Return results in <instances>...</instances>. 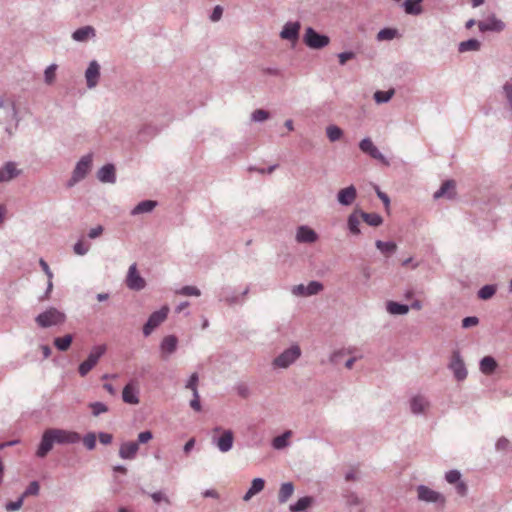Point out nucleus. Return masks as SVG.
Returning <instances> with one entry per match:
<instances>
[{
  "label": "nucleus",
  "mask_w": 512,
  "mask_h": 512,
  "mask_svg": "<svg viewBox=\"0 0 512 512\" xmlns=\"http://www.w3.org/2000/svg\"><path fill=\"white\" fill-rule=\"evenodd\" d=\"M81 441V436L76 431H70L61 428H48L41 437L36 456L44 458L52 450L54 444L73 445Z\"/></svg>",
  "instance_id": "f257e3e1"
},
{
  "label": "nucleus",
  "mask_w": 512,
  "mask_h": 512,
  "mask_svg": "<svg viewBox=\"0 0 512 512\" xmlns=\"http://www.w3.org/2000/svg\"><path fill=\"white\" fill-rule=\"evenodd\" d=\"M66 321V315L55 307H50L36 316L35 322L41 328L61 325Z\"/></svg>",
  "instance_id": "f03ea898"
},
{
  "label": "nucleus",
  "mask_w": 512,
  "mask_h": 512,
  "mask_svg": "<svg viewBox=\"0 0 512 512\" xmlns=\"http://www.w3.org/2000/svg\"><path fill=\"white\" fill-rule=\"evenodd\" d=\"M304 44L311 49H322L330 43L329 36L317 32L312 27H307L303 35Z\"/></svg>",
  "instance_id": "7ed1b4c3"
},
{
  "label": "nucleus",
  "mask_w": 512,
  "mask_h": 512,
  "mask_svg": "<svg viewBox=\"0 0 512 512\" xmlns=\"http://www.w3.org/2000/svg\"><path fill=\"white\" fill-rule=\"evenodd\" d=\"M105 352H106L105 345L94 346L91 349L87 359L79 365V367H78L79 374L82 377L86 376L96 366L99 359L105 354Z\"/></svg>",
  "instance_id": "20e7f679"
},
{
  "label": "nucleus",
  "mask_w": 512,
  "mask_h": 512,
  "mask_svg": "<svg viewBox=\"0 0 512 512\" xmlns=\"http://www.w3.org/2000/svg\"><path fill=\"white\" fill-rule=\"evenodd\" d=\"M92 166V154H87L81 157V159L77 162L70 180L67 183L68 187L74 186L79 181L83 180L88 172L90 171Z\"/></svg>",
  "instance_id": "39448f33"
},
{
  "label": "nucleus",
  "mask_w": 512,
  "mask_h": 512,
  "mask_svg": "<svg viewBox=\"0 0 512 512\" xmlns=\"http://www.w3.org/2000/svg\"><path fill=\"white\" fill-rule=\"evenodd\" d=\"M301 356L299 345H292L284 350L273 360V366L278 368H288Z\"/></svg>",
  "instance_id": "423d86ee"
},
{
  "label": "nucleus",
  "mask_w": 512,
  "mask_h": 512,
  "mask_svg": "<svg viewBox=\"0 0 512 512\" xmlns=\"http://www.w3.org/2000/svg\"><path fill=\"white\" fill-rule=\"evenodd\" d=\"M448 368L453 372L457 381H464L467 378V369L464 360L458 350L452 352Z\"/></svg>",
  "instance_id": "0eeeda50"
},
{
  "label": "nucleus",
  "mask_w": 512,
  "mask_h": 512,
  "mask_svg": "<svg viewBox=\"0 0 512 512\" xmlns=\"http://www.w3.org/2000/svg\"><path fill=\"white\" fill-rule=\"evenodd\" d=\"M168 312L169 308L166 306L153 312L143 326L144 336H149L154 331V329H156L162 322H164L168 316Z\"/></svg>",
  "instance_id": "6e6552de"
},
{
  "label": "nucleus",
  "mask_w": 512,
  "mask_h": 512,
  "mask_svg": "<svg viewBox=\"0 0 512 512\" xmlns=\"http://www.w3.org/2000/svg\"><path fill=\"white\" fill-rule=\"evenodd\" d=\"M359 149L369 155L371 158L378 160L380 163H382L385 166H389L390 162L388 159L379 151V149L374 145L371 138L366 137L362 139L359 143Z\"/></svg>",
  "instance_id": "1a4fd4ad"
},
{
  "label": "nucleus",
  "mask_w": 512,
  "mask_h": 512,
  "mask_svg": "<svg viewBox=\"0 0 512 512\" xmlns=\"http://www.w3.org/2000/svg\"><path fill=\"white\" fill-rule=\"evenodd\" d=\"M323 284L319 281H310L307 285L299 284L292 288V294L298 297H307L318 294L323 290Z\"/></svg>",
  "instance_id": "9d476101"
},
{
  "label": "nucleus",
  "mask_w": 512,
  "mask_h": 512,
  "mask_svg": "<svg viewBox=\"0 0 512 512\" xmlns=\"http://www.w3.org/2000/svg\"><path fill=\"white\" fill-rule=\"evenodd\" d=\"M16 115L15 106L13 104H5L4 101L0 99V124L6 125L5 130L10 135L12 131L8 125L16 119Z\"/></svg>",
  "instance_id": "9b49d317"
},
{
  "label": "nucleus",
  "mask_w": 512,
  "mask_h": 512,
  "mask_svg": "<svg viewBox=\"0 0 512 512\" xmlns=\"http://www.w3.org/2000/svg\"><path fill=\"white\" fill-rule=\"evenodd\" d=\"M126 285L129 289L134 291H140L146 286V282L144 278L138 273L135 263L129 267L126 278Z\"/></svg>",
  "instance_id": "f8f14e48"
},
{
  "label": "nucleus",
  "mask_w": 512,
  "mask_h": 512,
  "mask_svg": "<svg viewBox=\"0 0 512 512\" xmlns=\"http://www.w3.org/2000/svg\"><path fill=\"white\" fill-rule=\"evenodd\" d=\"M212 443L216 445V447L222 453H226L230 451L233 447L234 443V434L231 430H223L220 437L213 436Z\"/></svg>",
  "instance_id": "ddd939ff"
},
{
  "label": "nucleus",
  "mask_w": 512,
  "mask_h": 512,
  "mask_svg": "<svg viewBox=\"0 0 512 512\" xmlns=\"http://www.w3.org/2000/svg\"><path fill=\"white\" fill-rule=\"evenodd\" d=\"M86 84L88 88L97 86L100 78V65L96 60H92L85 71Z\"/></svg>",
  "instance_id": "4468645a"
},
{
  "label": "nucleus",
  "mask_w": 512,
  "mask_h": 512,
  "mask_svg": "<svg viewBox=\"0 0 512 512\" xmlns=\"http://www.w3.org/2000/svg\"><path fill=\"white\" fill-rule=\"evenodd\" d=\"M301 29V24L299 21L295 22H287L284 24L281 32L280 37L284 40L288 41H297L299 38V32Z\"/></svg>",
  "instance_id": "2eb2a0df"
},
{
  "label": "nucleus",
  "mask_w": 512,
  "mask_h": 512,
  "mask_svg": "<svg viewBox=\"0 0 512 512\" xmlns=\"http://www.w3.org/2000/svg\"><path fill=\"white\" fill-rule=\"evenodd\" d=\"M21 173L22 170L17 169L15 162L8 161L0 169V183L11 181L21 175Z\"/></svg>",
  "instance_id": "dca6fc26"
},
{
  "label": "nucleus",
  "mask_w": 512,
  "mask_h": 512,
  "mask_svg": "<svg viewBox=\"0 0 512 512\" xmlns=\"http://www.w3.org/2000/svg\"><path fill=\"white\" fill-rule=\"evenodd\" d=\"M478 28L482 33L488 31L501 32L505 28V23L502 20L497 19L495 16H492L485 21L478 22Z\"/></svg>",
  "instance_id": "f3484780"
},
{
  "label": "nucleus",
  "mask_w": 512,
  "mask_h": 512,
  "mask_svg": "<svg viewBox=\"0 0 512 512\" xmlns=\"http://www.w3.org/2000/svg\"><path fill=\"white\" fill-rule=\"evenodd\" d=\"M357 197V190L354 185L340 189L337 193V201L343 206H350Z\"/></svg>",
  "instance_id": "a211bd4d"
},
{
  "label": "nucleus",
  "mask_w": 512,
  "mask_h": 512,
  "mask_svg": "<svg viewBox=\"0 0 512 512\" xmlns=\"http://www.w3.org/2000/svg\"><path fill=\"white\" fill-rule=\"evenodd\" d=\"M318 240L317 233L306 225L299 226L296 232L298 243H314Z\"/></svg>",
  "instance_id": "6ab92c4d"
},
{
  "label": "nucleus",
  "mask_w": 512,
  "mask_h": 512,
  "mask_svg": "<svg viewBox=\"0 0 512 512\" xmlns=\"http://www.w3.org/2000/svg\"><path fill=\"white\" fill-rule=\"evenodd\" d=\"M139 390L133 381L129 382L122 391V399L125 403L136 405L139 403Z\"/></svg>",
  "instance_id": "aec40b11"
},
{
  "label": "nucleus",
  "mask_w": 512,
  "mask_h": 512,
  "mask_svg": "<svg viewBox=\"0 0 512 512\" xmlns=\"http://www.w3.org/2000/svg\"><path fill=\"white\" fill-rule=\"evenodd\" d=\"M139 446L137 442H123L119 448V457L124 460H133L136 458Z\"/></svg>",
  "instance_id": "412c9836"
},
{
  "label": "nucleus",
  "mask_w": 512,
  "mask_h": 512,
  "mask_svg": "<svg viewBox=\"0 0 512 512\" xmlns=\"http://www.w3.org/2000/svg\"><path fill=\"white\" fill-rule=\"evenodd\" d=\"M97 178L102 183L114 184L116 182L115 166L111 163L105 164L98 170Z\"/></svg>",
  "instance_id": "4be33fe9"
},
{
  "label": "nucleus",
  "mask_w": 512,
  "mask_h": 512,
  "mask_svg": "<svg viewBox=\"0 0 512 512\" xmlns=\"http://www.w3.org/2000/svg\"><path fill=\"white\" fill-rule=\"evenodd\" d=\"M178 339L175 335L165 336L160 343L162 358L166 359L177 350Z\"/></svg>",
  "instance_id": "5701e85b"
},
{
  "label": "nucleus",
  "mask_w": 512,
  "mask_h": 512,
  "mask_svg": "<svg viewBox=\"0 0 512 512\" xmlns=\"http://www.w3.org/2000/svg\"><path fill=\"white\" fill-rule=\"evenodd\" d=\"M418 492V498L421 501L429 502V503H436L439 500H442V496L440 493L430 489L429 487L425 485H419L417 487Z\"/></svg>",
  "instance_id": "b1692460"
},
{
  "label": "nucleus",
  "mask_w": 512,
  "mask_h": 512,
  "mask_svg": "<svg viewBox=\"0 0 512 512\" xmlns=\"http://www.w3.org/2000/svg\"><path fill=\"white\" fill-rule=\"evenodd\" d=\"M219 300L230 306L242 303L240 296L236 294V292L231 287L228 286L221 288L219 292Z\"/></svg>",
  "instance_id": "393cba45"
},
{
  "label": "nucleus",
  "mask_w": 512,
  "mask_h": 512,
  "mask_svg": "<svg viewBox=\"0 0 512 512\" xmlns=\"http://www.w3.org/2000/svg\"><path fill=\"white\" fill-rule=\"evenodd\" d=\"M497 367L498 363L492 356H485L479 362V369L484 375H492Z\"/></svg>",
  "instance_id": "a878e982"
},
{
  "label": "nucleus",
  "mask_w": 512,
  "mask_h": 512,
  "mask_svg": "<svg viewBox=\"0 0 512 512\" xmlns=\"http://www.w3.org/2000/svg\"><path fill=\"white\" fill-rule=\"evenodd\" d=\"M95 36V29L92 26H83L72 33V39L76 42H85Z\"/></svg>",
  "instance_id": "bb28decb"
},
{
  "label": "nucleus",
  "mask_w": 512,
  "mask_h": 512,
  "mask_svg": "<svg viewBox=\"0 0 512 512\" xmlns=\"http://www.w3.org/2000/svg\"><path fill=\"white\" fill-rule=\"evenodd\" d=\"M429 406L428 400L421 396H415L410 400L411 412L415 415L424 413L425 409Z\"/></svg>",
  "instance_id": "cd10ccee"
},
{
  "label": "nucleus",
  "mask_w": 512,
  "mask_h": 512,
  "mask_svg": "<svg viewBox=\"0 0 512 512\" xmlns=\"http://www.w3.org/2000/svg\"><path fill=\"white\" fill-rule=\"evenodd\" d=\"M157 206V202L154 200H143L139 202L132 210L131 215H139L143 213H149Z\"/></svg>",
  "instance_id": "c85d7f7f"
},
{
  "label": "nucleus",
  "mask_w": 512,
  "mask_h": 512,
  "mask_svg": "<svg viewBox=\"0 0 512 512\" xmlns=\"http://www.w3.org/2000/svg\"><path fill=\"white\" fill-rule=\"evenodd\" d=\"M294 493V484L285 482L281 485L278 493V501L280 504L286 503Z\"/></svg>",
  "instance_id": "c756f323"
},
{
  "label": "nucleus",
  "mask_w": 512,
  "mask_h": 512,
  "mask_svg": "<svg viewBox=\"0 0 512 512\" xmlns=\"http://www.w3.org/2000/svg\"><path fill=\"white\" fill-rule=\"evenodd\" d=\"M409 309L408 305L395 301H388L386 303V310L392 315H405L409 312Z\"/></svg>",
  "instance_id": "7c9ffc66"
},
{
  "label": "nucleus",
  "mask_w": 512,
  "mask_h": 512,
  "mask_svg": "<svg viewBox=\"0 0 512 512\" xmlns=\"http://www.w3.org/2000/svg\"><path fill=\"white\" fill-rule=\"evenodd\" d=\"M422 2L423 0H406L403 3L405 12L409 15H420L423 12Z\"/></svg>",
  "instance_id": "2f4dec72"
},
{
  "label": "nucleus",
  "mask_w": 512,
  "mask_h": 512,
  "mask_svg": "<svg viewBox=\"0 0 512 512\" xmlns=\"http://www.w3.org/2000/svg\"><path fill=\"white\" fill-rule=\"evenodd\" d=\"M359 211H360L359 209H356L353 213H351L348 216V219H347L348 229L354 235L360 234L359 225H360L361 217L359 215Z\"/></svg>",
  "instance_id": "473e14b6"
},
{
  "label": "nucleus",
  "mask_w": 512,
  "mask_h": 512,
  "mask_svg": "<svg viewBox=\"0 0 512 512\" xmlns=\"http://www.w3.org/2000/svg\"><path fill=\"white\" fill-rule=\"evenodd\" d=\"M359 215L369 226L378 227L383 223V218L377 213H367L360 210Z\"/></svg>",
  "instance_id": "72a5a7b5"
},
{
  "label": "nucleus",
  "mask_w": 512,
  "mask_h": 512,
  "mask_svg": "<svg viewBox=\"0 0 512 512\" xmlns=\"http://www.w3.org/2000/svg\"><path fill=\"white\" fill-rule=\"evenodd\" d=\"M313 500L311 496H304L298 499L294 504H291L289 509L291 512H302L312 505Z\"/></svg>",
  "instance_id": "f704fd0d"
},
{
  "label": "nucleus",
  "mask_w": 512,
  "mask_h": 512,
  "mask_svg": "<svg viewBox=\"0 0 512 512\" xmlns=\"http://www.w3.org/2000/svg\"><path fill=\"white\" fill-rule=\"evenodd\" d=\"M481 43L479 40L471 38L466 41H462L458 45V51L460 53L468 52V51H478L480 50Z\"/></svg>",
  "instance_id": "c9c22d12"
},
{
  "label": "nucleus",
  "mask_w": 512,
  "mask_h": 512,
  "mask_svg": "<svg viewBox=\"0 0 512 512\" xmlns=\"http://www.w3.org/2000/svg\"><path fill=\"white\" fill-rule=\"evenodd\" d=\"M376 248L384 255L389 256L397 250V245L395 242L392 241H381L377 240L375 242Z\"/></svg>",
  "instance_id": "e433bc0d"
},
{
  "label": "nucleus",
  "mask_w": 512,
  "mask_h": 512,
  "mask_svg": "<svg viewBox=\"0 0 512 512\" xmlns=\"http://www.w3.org/2000/svg\"><path fill=\"white\" fill-rule=\"evenodd\" d=\"M455 183L453 180H447L444 183H442L441 187L434 193V198L438 199L444 196H447L448 198H452L453 194L450 192V190L454 189Z\"/></svg>",
  "instance_id": "4c0bfd02"
},
{
  "label": "nucleus",
  "mask_w": 512,
  "mask_h": 512,
  "mask_svg": "<svg viewBox=\"0 0 512 512\" xmlns=\"http://www.w3.org/2000/svg\"><path fill=\"white\" fill-rule=\"evenodd\" d=\"M326 135L330 142H336L343 137L344 131L339 126L332 124L326 127Z\"/></svg>",
  "instance_id": "58836bf2"
},
{
  "label": "nucleus",
  "mask_w": 512,
  "mask_h": 512,
  "mask_svg": "<svg viewBox=\"0 0 512 512\" xmlns=\"http://www.w3.org/2000/svg\"><path fill=\"white\" fill-rule=\"evenodd\" d=\"M72 341L73 336L71 334H67L63 337H56L53 343L59 351L64 352L70 348Z\"/></svg>",
  "instance_id": "ea45409f"
},
{
  "label": "nucleus",
  "mask_w": 512,
  "mask_h": 512,
  "mask_svg": "<svg viewBox=\"0 0 512 512\" xmlns=\"http://www.w3.org/2000/svg\"><path fill=\"white\" fill-rule=\"evenodd\" d=\"M292 432L290 430L285 431L281 435L275 437L272 441V446L274 449L281 450L288 446V439L291 436Z\"/></svg>",
  "instance_id": "a19ab883"
},
{
  "label": "nucleus",
  "mask_w": 512,
  "mask_h": 512,
  "mask_svg": "<svg viewBox=\"0 0 512 512\" xmlns=\"http://www.w3.org/2000/svg\"><path fill=\"white\" fill-rule=\"evenodd\" d=\"M496 290L497 288L495 285H484L479 289L477 295L482 300H488L495 295Z\"/></svg>",
  "instance_id": "79ce46f5"
},
{
  "label": "nucleus",
  "mask_w": 512,
  "mask_h": 512,
  "mask_svg": "<svg viewBox=\"0 0 512 512\" xmlns=\"http://www.w3.org/2000/svg\"><path fill=\"white\" fill-rule=\"evenodd\" d=\"M397 34H398V31L395 28H383L378 32L377 40H379V41L392 40L397 36Z\"/></svg>",
  "instance_id": "37998d69"
},
{
  "label": "nucleus",
  "mask_w": 512,
  "mask_h": 512,
  "mask_svg": "<svg viewBox=\"0 0 512 512\" xmlns=\"http://www.w3.org/2000/svg\"><path fill=\"white\" fill-rule=\"evenodd\" d=\"M89 408L91 409L92 415L94 417H98L99 415L108 411V406L103 402H92L89 404Z\"/></svg>",
  "instance_id": "c03bdc74"
},
{
  "label": "nucleus",
  "mask_w": 512,
  "mask_h": 512,
  "mask_svg": "<svg viewBox=\"0 0 512 512\" xmlns=\"http://www.w3.org/2000/svg\"><path fill=\"white\" fill-rule=\"evenodd\" d=\"M394 95V90L388 91H376L374 93V99L377 103H387Z\"/></svg>",
  "instance_id": "a18cd8bd"
},
{
  "label": "nucleus",
  "mask_w": 512,
  "mask_h": 512,
  "mask_svg": "<svg viewBox=\"0 0 512 512\" xmlns=\"http://www.w3.org/2000/svg\"><path fill=\"white\" fill-rule=\"evenodd\" d=\"M502 89L507 100L508 107L512 111V77L503 84Z\"/></svg>",
  "instance_id": "49530a36"
},
{
  "label": "nucleus",
  "mask_w": 512,
  "mask_h": 512,
  "mask_svg": "<svg viewBox=\"0 0 512 512\" xmlns=\"http://www.w3.org/2000/svg\"><path fill=\"white\" fill-rule=\"evenodd\" d=\"M270 117V113L264 109H256L251 114V120L254 122H263Z\"/></svg>",
  "instance_id": "de8ad7c7"
},
{
  "label": "nucleus",
  "mask_w": 512,
  "mask_h": 512,
  "mask_svg": "<svg viewBox=\"0 0 512 512\" xmlns=\"http://www.w3.org/2000/svg\"><path fill=\"white\" fill-rule=\"evenodd\" d=\"M346 499V503L349 506H359L362 503V500L358 497L355 492L347 490L344 494Z\"/></svg>",
  "instance_id": "09e8293b"
},
{
  "label": "nucleus",
  "mask_w": 512,
  "mask_h": 512,
  "mask_svg": "<svg viewBox=\"0 0 512 512\" xmlns=\"http://www.w3.org/2000/svg\"><path fill=\"white\" fill-rule=\"evenodd\" d=\"M82 441L88 450H93L96 447V434L89 432L83 437Z\"/></svg>",
  "instance_id": "8fccbe9b"
},
{
  "label": "nucleus",
  "mask_w": 512,
  "mask_h": 512,
  "mask_svg": "<svg viewBox=\"0 0 512 512\" xmlns=\"http://www.w3.org/2000/svg\"><path fill=\"white\" fill-rule=\"evenodd\" d=\"M56 64L49 65L44 71V78L47 84H52L55 80Z\"/></svg>",
  "instance_id": "3c124183"
},
{
  "label": "nucleus",
  "mask_w": 512,
  "mask_h": 512,
  "mask_svg": "<svg viewBox=\"0 0 512 512\" xmlns=\"http://www.w3.org/2000/svg\"><path fill=\"white\" fill-rule=\"evenodd\" d=\"M39 490H40V485H39L38 481H32V482H30L28 487L25 489L22 496L24 498L27 496H31V495L36 496L39 494Z\"/></svg>",
  "instance_id": "603ef678"
},
{
  "label": "nucleus",
  "mask_w": 512,
  "mask_h": 512,
  "mask_svg": "<svg viewBox=\"0 0 512 512\" xmlns=\"http://www.w3.org/2000/svg\"><path fill=\"white\" fill-rule=\"evenodd\" d=\"M445 479L450 484H456L461 481V473L458 470H450L445 474Z\"/></svg>",
  "instance_id": "864d4df0"
},
{
  "label": "nucleus",
  "mask_w": 512,
  "mask_h": 512,
  "mask_svg": "<svg viewBox=\"0 0 512 512\" xmlns=\"http://www.w3.org/2000/svg\"><path fill=\"white\" fill-rule=\"evenodd\" d=\"M265 481L262 478H255L252 480L251 486L249 489H251V492L255 495L261 492L264 489Z\"/></svg>",
  "instance_id": "5fc2aeb1"
},
{
  "label": "nucleus",
  "mask_w": 512,
  "mask_h": 512,
  "mask_svg": "<svg viewBox=\"0 0 512 512\" xmlns=\"http://www.w3.org/2000/svg\"><path fill=\"white\" fill-rule=\"evenodd\" d=\"M180 294L185 296H200V290L195 286H184L179 291Z\"/></svg>",
  "instance_id": "6e6d98bb"
},
{
  "label": "nucleus",
  "mask_w": 512,
  "mask_h": 512,
  "mask_svg": "<svg viewBox=\"0 0 512 512\" xmlns=\"http://www.w3.org/2000/svg\"><path fill=\"white\" fill-rule=\"evenodd\" d=\"M24 497L21 495L16 501H10L5 505L7 511H17L23 505Z\"/></svg>",
  "instance_id": "4d7b16f0"
},
{
  "label": "nucleus",
  "mask_w": 512,
  "mask_h": 512,
  "mask_svg": "<svg viewBox=\"0 0 512 512\" xmlns=\"http://www.w3.org/2000/svg\"><path fill=\"white\" fill-rule=\"evenodd\" d=\"M199 381L198 373H192L185 385V388L190 389L191 391L197 390V385Z\"/></svg>",
  "instance_id": "13d9d810"
},
{
  "label": "nucleus",
  "mask_w": 512,
  "mask_h": 512,
  "mask_svg": "<svg viewBox=\"0 0 512 512\" xmlns=\"http://www.w3.org/2000/svg\"><path fill=\"white\" fill-rule=\"evenodd\" d=\"M340 65H345L348 60L354 59L356 54L353 51L341 52L338 55Z\"/></svg>",
  "instance_id": "bf43d9fd"
},
{
  "label": "nucleus",
  "mask_w": 512,
  "mask_h": 512,
  "mask_svg": "<svg viewBox=\"0 0 512 512\" xmlns=\"http://www.w3.org/2000/svg\"><path fill=\"white\" fill-rule=\"evenodd\" d=\"M152 438H153L152 432L149 430H146V431H142L138 434L136 442L138 443V445L145 444V443L149 442Z\"/></svg>",
  "instance_id": "052dcab7"
},
{
  "label": "nucleus",
  "mask_w": 512,
  "mask_h": 512,
  "mask_svg": "<svg viewBox=\"0 0 512 512\" xmlns=\"http://www.w3.org/2000/svg\"><path fill=\"white\" fill-rule=\"evenodd\" d=\"M73 250L75 254L83 256L88 252L89 246L85 245L82 241H78L74 244Z\"/></svg>",
  "instance_id": "680f3d73"
},
{
  "label": "nucleus",
  "mask_w": 512,
  "mask_h": 512,
  "mask_svg": "<svg viewBox=\"0 0 512 512\" xmlns=\"http://www.w3.org/2000/svg\"><path fill=\"white\" fill-rule=\"evenodd\" d=\"M479 323V319L476 316H468L462 320L463 328H470L476 326Z\"/></svg>",
  "instance_id": "e2e57ef3"
},
{
  "label": "nucleus",
  "mask_w": 512,
  "mask_h": 512,
  "mask_svg": "<svg viewBox=\"0 0 512 512\" xmlns=\"http://www.w3.org/2000/svg\"><path fill=\"white\" fill-rule=\"evenodd\" d=\"M509 445L510 442L506 437H500L495 444V449L497 451H504L509 447Z\"/></svg>",
  "instance_id": "0e129e2a"
},
{
  "label": "nucleus",
  "mask_w": 512,
  "mask_h": 512,
  "mask_svg": "<svg viewBox=\"0 0 512 512\" xmlns=\"http://www.w3.org/2000/svg\"><path fill=\"white\" fill-rule=\"evenodd\" d=\"M150 496L155 503H160L162 501L169 503L168 497L161 491L153 492Z\"/></svg>",
  "instance_id": "69168bd1"
},
{
  "label": "nucleus",
  "mask_w": 512,
  "mask_h": 512,
  "mask_svg": "<svg viewBox=\"0 0 512 512\" xmlns=\"http://www.w3.org/2000/svg\"><path fill=\"white\" fill-rule=\"evenodd\" d=\"M236 391L242 398H248L250 396V389L246 384L237 385Z\"/></svg>",
  "instance_id": "338daca9"
},
{
  "label": "nucleus",
  "mask_w": 512,
  "mask_h": 512,
  "mask_svg": "<svg viewBox=\"0 0 512 512\" xmlns=\"http://www.w3.org/2000/svg\"><path fill=\"white\" fill-rule=\"evenodd\" d=\"M376 194L378 198L383 202L385 208L388 210L390 206L389 196L385 192H382L378 187H376Z\"/></svg>",
  "instance_id": "774afa93"
}]
</instances>
